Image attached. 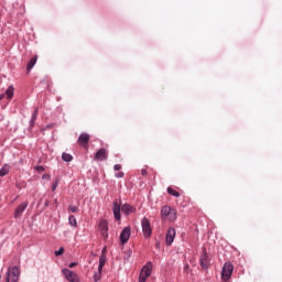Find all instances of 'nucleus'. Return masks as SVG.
<instances>
[{
	"mask_svg": "<svg viewBox=\"0 0 282 282\" xmlns=\"http://www.w3.org/2000/svg\"><path fill=\"white\" fill-rule=\"evenodd\" d=\"M62 160L64 161V162H72V160H74V156H72V154H69V153H63L62 154Z\"/></svg>",
	"mask_w": 282,
	"mask_h": 282,
	"instance_id": "obj_21",
	"label": "nucleus"
},
{
	"mask_svg": "<svg viewBox=\"0 0 282 282\" xmlns=\"http://www.w3.org/2000/svg\"><path fill=\"white\" fill-rule=\"evenodd\" d=\"M76 265H78L77 262H72L70 264H68V268H76Z\"/></svg>",
	"mask_w": 282,
	"mask_h": 282,
	"instance_id": "obj_30",
	"label": "nucleus"
},
{
	"mask_svg": "<svg viewBox=\"0 0 282 282\" xmlns=\"http://www.w3.org/2000/svg\"><path fill=\"white\" fill-rule=\"evenodd\" d=\"M58 182H59V180L56 178L55 182L52 184L51 188H52L53 192L56 191V188H58Z\"/></svg>",
	"mask_w": 282,
	"mask_h": 282,
	"instance_id": "obj_24",
	"label": "nucleus"
},
{
	"mask_svg": "<svg viewBox=\"0 0 282 282\" xmlns=\"http://www.w3.org/2000/svg\"><path fill=\"white\" fill-rule=\"evenodd\" d=\"M95 160L97 162H104V160H107V150L105 148L99 149L95 154Z\"/></svg>",
	"mask_w": 282,
	"mask_h": 282,
	"instance_id": "obj_13",
	"label": "nucleus"
},
{
	"mask_svg": "<svg viewBox=\"0 0 282 282\" xmlns=\"http://www.w3.org/2000/svg\"><path fill=\"white\" fill-rule=\"evenodd\" d=\"M45 206H48V203H47V202L45 203Z\"/></svg>",
	"mask_w": 282,
	"mask_h": 282,
	"instance_id": "obj_35",
	"label": "nucleus"
},
{
	"mask_svg": "<svg viewBox=\"0 0 282 282\" xmlns=\"http://www.w3.org/2000/svg\"><path fill=\"white\" fill-rule=\"evenodd\" d=\"M169 195H172L173 197H180V192L173 189V187H167Z\"/></svg>",
	"mask_w": 282,
	"mask_h": 282,
	"instance_id": "obj_22",
	"label": "nucleus"
},
{
	"mask_svg": "<svg viewBox=\"0 0 282 282\" xmlns=\"http://www.w3.org/2000/svg\"><path fill=\"white\" fill-rule=\"evenodd\" d=\"M4 97L6 95H0V100H3Z\"/></svg>",
	"mask_w": 282,
	"mask_h": 282,
	"instance_id": "obj_33",
	"label": "nucleus"
},
{
	"mask_svg": "<svg viewBox=\"0 0 282 282\" xmlns=\"http://www.w3.org/2000/svg\"><path fill=\"white\" fill-rule=\"evenodd\" d=\"M235 271V265L230 262H226L221 269V281L228 282L232 278V272Z\"/></svg>",
	"mask_w": 282,
	"mask_h": 282,
	"instance_id": "obj_3",
	"label": "nucleus"
},
{
	"mask_svg": "<svg viewBox=\"0 0 282 282\" xmlns=\"http://www.w3.org/2000/svg\"><path fill=\"white\" fill-rule=\"evenodd\" d=\"M166 246H171L175 241V228H170L166 232Z\"/></svg>",
	"mask_w": 282,
	"mask_h": 282,
	"instance_id": "obj_14",
	"label": "nucleus"
},
{
	"mask_svg": "<svg viewBox=\"0 0 282 282\" xmlns=\"http://www.w3.org/2000/svg\"><path fill=\"white\" fill-rule=\"evenodd\" d=\"M68 223H69V225H70L73 228H77V226H78V221L76 220V216H74V215H70V216L68 217Z\"/></svg>",
	"mask_w": 282,
	"mask_h": 282,
	"instance_id": "obj_18",
	"label": "nucleus"
},
{
	"mask_svg": "<svg viewBox=\"0 0 282 282\" xmlns=\"http://www.w3.org/2000/svg\"><path fill=\"white\" fill-rule=\"evenodd\" d=\"M199 265L202 270H208V268H210V258H208L206 249H203V253L199 258Z\"/></svg>",
	"mask_w": 282,
	"mask_h": 282,
	"instance_id": "obj_7",
	"label": "nucleus"
},
{
	"mask_svg": "<svg viewBox=\"0 0 282 282\" xmlns=\"http://www.w3.org/2000/svg\"><path fill=\"white\" fill-rule=\"evenodd\" d=\"M68 210H69V213H78V207L75 206V205H70V206L68 207Z\"/></svg>",
	"mask_w": 282,
	"mask_h": 282,
	"instance_id": "obj_23",
	"label": "nucleus"
},
{
	"mask_svg": "<svg viewBox=\"0 0 282 282\" xmlns=\"http://www.w3.org/2000/svg\"><path fill=\"white\" fill-rule=\"evenodd\" d=\"M77 142L79 147H83L84 149H89V133H82L78 137Z\"/></svg>",
	"mask_w": 282,
	"mask_h": 282,
	"instance_id": "obj_10",
	"label": "nucleus"
},
{
	"mask_svg": "<svg viewBox=\"0 0 282 282\" xmlns=\"http://www.w3.org/2000/svg\"><path fill=\"white\" fill-rule=\"evenodd\" d=\"M35 171H37V173H43V171H45V167L39 165L35 167Z\"/></svg>",
	"mask_w": 282,
	"mask_h": 282,
	"instance_id": "obj_26",
	"label": "nucleus"
},
{
	"mask_svg": "<svg viewBox=\"0 0 282 282\" xmlns=\"http://www.w3.org/2000/svg\"><path fill=\"white\" fill-rule=\"evenodd\" d=\"M152 268L153 264L151 262H148L147 265L142 268L139 275V282H147V279H149V275L151 274Z\"/></svg>",
	"mask_w": 282,
	"mask_h": 282,
	"instance_id": "obj_6",
	"label": "nucleus"
},
{
	"mask_svg": "<svg viewBox=\"0 0 282 282\" xmlns=\"http://www.w3.org/2000/svg\"><path fill=\"white\" fill-rule=\"evenodd\" d=\"M120 169H122V165H120V164L113 165V171H120Z\"/></svg>",
	"mask_w": 282,
	"mask_h": 282,
	"instance_id": "obj_27",
	"label": "nucleus"
},
{
	"mask_svg": "<svg viewBox=\"0 0 282 282\" xmlns=\"http://www.w3.org/2000/svg\"><path fill=\"white\" fill-rule=\"evenodd\" d=\"M6 96L9 100H11V98L14 96V87L10 86L7 90H6Z\"/></svg>",
	"mask_w": 282,
	"mask_h": 282,
	"instance_id": "obj_19",
	"label": "nucleus"
},
{
	"mask_svg": "<svg viewBox=\"0 0 282 282\" xmlns=\"http://www.w3.org/2000/svg\"><path fill=\"white\" fill-rule=\"evenodd\" d=\"M20 276L21 269H19V267H12L7 272L6 282H19Z\"/></svg>",
	"mask_w": 282,
	"mask_h": 282,
	"instance_id": "obj_4",
	"label": "nucleus"
},
{
	"mask_svg": "<svg viewBox=\"0 0 282 282\" xmlns=\"http://www.w3.org/2000/svg\"><path fill=\"white\" fill-rule=\"evenodd\" d=\"M161 217L163 221H175V219H177V210L165 205L161 209Z\"/></svg>",
	"mask_w": 282,
	"mask_h": 282,
	"instance_id": "obj_2",
	"label": "nucleus"
},
{
	"mask_svg": "<svg viewBox=\"0 0 282 282\" xmlns=\"http://www.w3.org/2000/svg\"><path fill=\"white\" fill-rule=\"evenodd\" d=\"M62 273L68 282H80L78 274L69 269H63Z\"/></svg>",
	"mask_w": 282,
	"mask_h": 282,
	"instance_id": "obj_8",
	"label": "nucleus"
},
{
	"mask_svg": "<svg viewBox=\"0 0 282 282\" xmlns=\"http://www.w3.org/2000/svg\"><path fill=\"white\" fill-rule=\"evenodd\" d=\"M36 118H39V107H36L32 113L31 120H30V127H34L36 122Z\"/></svg>",
	"mask_w": 282,
	"mask_h": 282,
	"instance_id": "obj_16",
	"label": "nucleus"
},
{
	"mask_svg": "<svg viewBox=\"0 0 282 282\" xmlns=\"http://www.w3.org/2000/svg\"><path fill=\"white\" fill-rule=\"evenodd\" d=\"M0 279H1V275H0Z\"/></svg>",
	"mask_w": 282,
	"mask_h": 282,
	"instance_id": "obj_36",
	"label": "nucleus"
},
{
	"mask_svg": "<svg viewBox=\"0 0 282 282\" xmlns=\"http://www.w3.org/2000/svg\"><path fill=\"white\" fill-rule=\"evenodd\" d=\"M106 261H107V257L105 254H101V257L99 258V267H98L99 272H102V268H105Z\"/></svg>",
	"mask_w": 282,
	"mask_h": 282,
	"instance_id": "obj_17",
	"label": "nucleus"
},
{
	"mask_svg": "<svg viewBox=\"0 0 282 282\" xmlns=\"http://www.w3.org/2000/svg\"><path fill=\"white\" fill-rule=\"evenodd\" d=\"M142 226V232L145 239H149L151 235H153V229H151V223L149 221V218L144 217L141 220Z\"/></svg>",
	"mask_w": 282,
	"mask_h": 282,
	"instance_id": "obj_5",
	"label": "nucleus"
},
{
	"mask_svg": "<svg viewBox=\"0 0 282 282\" xmlns=\"http://www.w3.org/2000/svg\"><path fill=\"white\" fill-rule=\"evenodd\" d=\"M42 180H51V176H50L48 174H44V175L42 176Z\"/></svg>",
	"mask_w": 282,
	"mask_h": 282,
	"instance_id": "obj_31",
	"label": "nucleus"
},
{
	"mask_svg": "<svg viewBox=\"0 0 282 282\" xmlns=\"http://www.w3.org/2000/svg\"><path fill=\"white\" fill-rule=\"evenodd\" d=\"M65 252V248L61 247L59 250L55 251V257H61Z\"/></svg>",
	"mask_w": 282,
	"mask_h": 282,
	"instance_id": "obj_25",
	"label": "nucleus"
},
{
	"mask_svg": "<svg viewBox=\"0 0 282 282\" xmlns=\"http://www.w3.org/2000/svg\"><path fill=\"white\" fill-rule=\"evenodd\" d=\"M116 177L120 178V177H124V172H119L116 174Z\"/></svg>",
	"mask_w": 282,
	"mask_h": 282,
	"instance_id": "obj_29",
	"label": "nucleus"
},
{
	"mask_svg": "<svg viewBox=\"0 0 282 282\" xmlns=\"http://www.w3.org/2000/svg\"><path fill=\"white\" fill-rule=\"evenodd\" d=\"M141 175H142L143 177H147V175H149V173L147 172V169H142V170H141Z\"/></svg>",
	"mask_w": 282,
	"mask_h": 282,
	"instance_id": "obj_28",
	"label": "nucleus"
},
{
	"mask_svg": "<svg viewBox=\"0 0 282 282\" xmlns=\"http://www.w3.org/2000/svg\"><path fill=\"white\" fill-rule=\"evenodd\" d=\"M25 208H28V202L20 204L14 212V218L20 219V217L25 213Z\"/></svg>",
	"mask_w": 282,
	"mask_h": 282,
	"instance_id": "obj_12",
	"label": "nucleus"
},
{
	"mask_svg": "<svg viewBox=\"0 0 282 282\" xmlns=\"http://www.w3.org/2000/svg\"><path fill=\"white\" fill-rule=\"evenodd\" d=\"M99 229L101 231V236L107 238L109 237V224L107 223V220L101 219L99 221Z\"/></svg>",
	"mask_w": 282,
	"mask_h": 282,
	"instance_id": "obj_11",
	"label": "nucleus"
},
{
	"mask_svg": "<svg viewBox=\"0 0 282 282\" xmlns=\"http://www.w3.org/2000/svg\"><path fill=\"white\" fill-rule=\"evenodd\" d=\"M120 206H121L120 200L115 199L112 212H113V217L116 221H120L121 219L120 210H122L124 215H131L135 213V207L131 206L130 204H124L121 207Z\"/></svg>",
	"mask_w": 282,
	"mask_h": 282,
	"instance_id": "obj_1",
	"label": "nucleus"
},
{
	"mask_svg": "<svg viewBox=\"0 0 282 282\" xmlns=\"http://www.w3.org/2000/svg\"><path fill=\"white\" fill-rule=\"evenodd\" d=\"M189 265L185 264L184 270H188Z\"/></svg>",
	"mask_w": 282,
	"mask_h": 282,
	"instance_id": "obj_34",
	"label": "nucleus"
},
{
	"mask_svg": "<svg viewBox=\"0 0 282 282\" xmlns=\"http://www.w3.org/2000/svg\"><path fill=\"white\" fill-rule=\"evenodd\" d=\"M39 56H34L30 59V62L28 63L26 66V72H32V68L36 65V61H37Z\"/></svg>",
	"mask_w": 282,
	"mask_h": 282,
	"instance_id": "obj_15",
	"label": "nucleus"
},
{
	"mask_svg": "<svg viewBox=\"0 0 282 282\" xmlns=\"http://www.w3.org/2000/svg\"><path fill=\"white\" fill-rule=\"evenodd\" d=\"M94 279H95V281H100V276H98V273H95Z\"/></svg>",
	"mask_w": 282,
	"mask_h": 282,
	"instance_id": "obj_32",
	"label": "nucleus"
},
{
	"mask_svg": "<svg viewBox=\"0 0 282 282\" xmlns=\"http://www.w3.org/2000/svg\"><path fill=\"white\" fill-rule=\"evenodd\" d=\"M8 173H10V166L4 165V166L0 170V177H6V175H8Z\"/></svg>",
	"mask_w": 282,
	"mask_h": 282,
	"instance_id": "obj_20",
	"label": "nucleus"
},
{
	"mask_svg": "<svg viewBox=\"0 0 282 282\" xmlns=\"http://www.w3.org/2000/svg\"><path fill=\"white\" fill-rule=\"evenodd\" d=\"M130 238H131V227H124L119 237L121 245L124 246V243H128Z\"/></svg>",
	"mask_w": 282,
	"mask_h": 282,
	"instance_id": "obj_9",
	"label": "nucleus"
}]
</instances>
